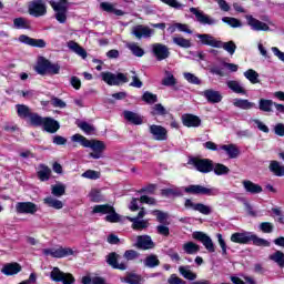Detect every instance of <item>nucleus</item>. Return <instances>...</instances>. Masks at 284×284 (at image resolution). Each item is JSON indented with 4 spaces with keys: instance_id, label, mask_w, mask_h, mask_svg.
Instances as JSON below:
<instances>
[{
    "instance_id": "35",
    "label": "nucleus",
    "mask_w": 284,
    "mask_h": 284,
    "mask_svg": "<svg viewBox=\"0 0 284 284\" xmlns=\"http://www.w3.org/2000/svg\"><path fill=\"white\" fill-rule=\"evenodd\" d=\"M221 149L226 151L229 158L235 159L239 158L241 151L236 144H222Z\"/></svg>"
},
{
    "instance_id": "19",
    "label": "nucleus",
    "mask_w": 284,
    "mask_h": 284,
    "mask_svg": "<svg viewBox=\"0 0 284 284\" xmlns=\"http://www.w3.org/2000/svg\"><path fill=\"white\" fill-rule=\"evenodd\" d=\"M184 206L186 209H193V211H199V213H202V215H211L212 213L211 206L202 203L194 204V202H192L190 199L185 200Z\"/></svg>"
},
{
    "instance_id": "10",
    "label": "nucleus",
    "mask_w": 284,
    "mask_h": 284,
    "mask_svg": "<svg viewBox=\"0 0 284 284\" xmlns=\"http://www.w3.org/2000/svg\"><path fill=\"white\" fill-rule=\"evenodd\" d=\"M50 6L55 11V19L58 22L64 23L68 20V2H57L55 0H49Z\"/></svg>"
},
{
    "instance_id": "33",
    "label": "nucleus",
    "mask_w": 284,
    "mask_h": 284,
    "mask_svg": "<svg viewBox=\"0 0 284 284\" xmlns=\"http://www.w3.org/2000/svg\"><path fill=\"white\" fill-rule=\"evenodd\" d=\"M133 33L136 38H145L152 36V29L150 27H143V24H136V27L133 28Z\"/></svg>"
},
{
    "instance_id": "56",
    "label": "nucleus",
    "mask_w": 284,
    "mask_h": 284,
    "mask_svg": "<svg viewBox=\"0 0 284 284\" xmlns=\"http://www.w3.org/2000/svg\"><path fill=\"white\" fill-rule=\"evenodd\" d=\"M222 21L226 22L227 24H230L231 27H234V28L241 27V24H242V22H241V20H239V18H233L231 16H224L222 18Z\"/></svg>"
},
{
    "instance_id": "24",
    "label": "nucleus",
    "mask_w": 284,
    "mask_h": 284,
    "mask_svg": "<svg viewBox=\"0 0 284 284\" xmlns=\"http://www.w3.org/2000/svg\"><path fill=\"white\" fill-rule=\"evenodd\" d=\"M119 257L120 255L118 253H109L105 257L106 264H109L111 268L126 271L128 266H125V264H119Z\"/></svg>"
},
{
    "instance_id": "18",
    "label": "nucleus",
    "mask_w": 284,
    "mask_h": 284,
    "mask_svg": "<svg viewBox=\"0 0 284 284\" xmlns=\"http://www.w3.org/2000/svg\"><path fill=\"white\" fill-rule=\"evenodd\" d=\"M149 131L158 141H164L169 138L168 129H165V126H162L161 124H151Z\"/></svg>"
},
{
    "instance_id": "48",
    "label": "nucleus",
    "mask_w": 284,
    "mask_h": 284,
    "mask_svg": "<svg viewBox=\"0 0 284 284\" xmlns=\"http://www.w3.org/2000/svg\"><path fill=\"white\" fill-rule=\"evenodd\" d=\"M184 252L187 253V255H194L195 253H199L201 247L199 244H195L194 242H186L183 246Z\"/></svg>"
},
{
    "instance_id": "38",
    "label": "nucleus",
    "mask_w": 284,
    "mask_h": 284,
    "mask_svg": "<svg viewBox=\"0 0 284 284\" xmlns=\"http://www.w3.org/2000/svg\"><path fill=\"white\" fill-rule=\"evenodd\" d=\"M141 100L146 104H153V105H155V103L159 102L158 94L152 93L151 91H144V93L141 95Z\"/></svg>"
},
{
    "instance_id": "28",
    "label": "nucleus",
    "mask_w": 284,
    "mask_h": 284,
    "mask_svg": "<svg viewBox=\"0 0 284 284\" xmlns=\"http://www.w3.org/2000/svg\"><path fill=\"white\" fill-rule=\"evenodd\" d=\"M129 222H132V229L133 231H143L144 229H148L149 221L148 220H141L139 217V213L136 217H128Z\"/></svg>"
},
{
    "instance_id": "29",
    "label": "nucleus",
    "mask_w": 284,
    "mask_h": 284,
    "mask_svg": "<svg viewBox=\"0 0 284 284\" xmlns=\"http://www.w3.org/2000/svg\"><path fill=\"white\" fill-rule=\"evenodd\" d=\"M124 119L131 124H143V118L140 113H135L134 111H123Z\"/></svg>"
},
{
    "instance_id": "40",
    "label": "nucleus",
    "mask_w": 284,
    "mask_h": 284,
    "mask_svg": "<svg viewBox=\"0 0 284 284\" xmlns=\"http://www.w3.org/2000/svg\"><path fill=\"white\" fill-rule=\"evenodd\" d=\"M43 203L51 209L61 210L63 209V202L61 200H55L54 197H44Z\"/></svg>"
},
{
    "instance_id": "49",
    "label": "nucleus",
    "mask_w": 284,
    "mask_h": 284,
    "mask_svg": "<svg viewBox=\"0 0 284 284\" xmlns=\"http://www.w3.org/2000/svg\"><path fill=\"white\" fill-rule=\"evenodd\" d=\"M161 195L163 197H171V195L174 197H182L183 193L179 189H162Z\"/></svg>"
},
{
    "instance_id": "32",
    "label": "nucleus",
    "mask_w": 284,
    "mask_h": 284,
    "mask_svg": "<svg viewBox=\"0 0 284 284\" xmlns=\"http://www.w3.org/2000/svg\"><path fill=\"white\" fill-rule=\"evenodd\" d=\"M68 47L69 49L74 51V53H78V55H81V58L83 59L88 58V51L84 49V47H81V44H79V42H77L75 40H70L68 42Z\"/></svg>"
},
{
    "instance_id": "14",
    "label": "nucleus",
    "mask_w": 284,
    "mask_h": 284,
    "mask_svg": "<svg viewBox=\"0 0 284 284\" xmlns=\"http://www.w3.org/2000/svg\"><path fill=\"white\" fill-rule=\"evenodd\" d=\"M43 255H51V257H55L58 260H61L63 257H68L70 255H74V251L72 248H63L62 246L60 248H44Z\"/></svg>"
},
{
    "instance_id": "59",
    "label": "nucleus",
    "mask_w": 284,
    "mask_h": 284,
    "mask_svg": "<svg viewBox=\"0 0 284 284\" xmlns=\"http://www.w3.org/2000/svg\"><path fill=\"white\" fill-rule=\"evenodd\" d=\"M220 247L222 248V255H227V244L222 235V233H217L216 235Z\"/></svg>"
},
{
    "instance_id": "44",
    "label": "nucleus",
    "mask_w": 284,
    "mask_h": 284,
    "mask_svg": "<svg viewBox=\"0 0 284 284\" xmlns=\"http://www.w3.org/2000/svg\"><path fill=\"white\" fill-rule=\"evenodd\" d=\"M179 271L182 277H184V280H190L192 284L197 277L196 273H193L192 271H190V268H186L185 266H180Z\"/></svg>"
},
{
    "instance_id": "20",
    "label": "nucleus",
    "mask_w": 284,
    "mask_h": 284,
    "mask_svg": "<svg viewBox=\"0 0 284 284\" xmlns=\"http://www.w3.org/2000/svg\"><path fill=\"white\" fill-rule=\"evenodd\" d=\"M16 211L20 214L30 213L31 215H34L38 211V206L34 202H18L16 204Z\"/></svg>"
},
{
    "instance_id": "47",
    "label": "nucleus",
    "mask_w": 284,
    "mask_h": 284,
    "mask_svg": "<svg viewBox=\"0 0 284 284\" xmlns=\"http://www.w3.org/2000/svg\"><path fill=\"white\" fill-rule=\"evenodd\" d=\"M244 77L252 82V84H256L260 82L258 72L255 69H247L244 71Z\"/></svg>"
},
{
    "instance_id": "64",
    "label": "nucleus",
    "mask_w": 284,
    "mask_h": 284,
    "mask_svg": "<svg viewBox=\"0 0 284 284\" xmlns=\"http://www.w3.org/2000/svg\"><path fill=\"white\" fill-rule=\"evenodd\" d=\"M51 104L52 106H59L60 109H65L67 106V102H64V100H61V98H57L55 95H52Z\"/></svg>"
},
{
    "instance_id": "46",
    "label": "nucleus",
    "mask_w": 284,
    "mask_h": 284,
    "mask_svg": "<svg viewBox=\"0 0 284 284\" xmlns=\"http://www.w3.org/2000/svg\"><path fill=\"white\" fill-rule=\"evenodd\" d=\"M13 26L16 29H30V22L27 20V18H23L20 16L19 18H14Z\"/></svg>"
},
{
    "instance_id": "4",
    "label": "nucleus",
    "mask_w": 284,
    "mask_h": 284,
    "mask_svg": "<svg viewBox=\"0 0 284 284\" xmlns=\"http://www.w3.org/2000/svg\"><path fill=\"white\" fill-rule=\"evenodd\" d=\"M231 242L234 244H254V246H271L267 240L258 237L254 233L244 232V233H232Z\"/></svg>"
},
{
    "instance_id": "37",
    "label": "nucleus",
    "mask_w": 284,
    "mask_h": 284,
    "mask_svg": "<svg viewBox=\"0 0 284 284\" xmlns=\"http://www.w3.org/2000/svg\"><path fill=\"white\" fill-rule=\"evenodd\" d=\"M274 106V100H268L266 98H260L258 100V109L260 111H265V112H272V109Z\"/></svg>"
},
{
    "instance_id": "43",
    "label": "nucleus",
    "mask_w": 284,
    "mask_h": 284,
    "mask_svg": "<svg viewBox=\"0 0 284 284\" xmlns=\"http://www.w3.org/2000/svg\"><path fill=\"white\" fill-rule=\"evenodd\" d=\"M169 111L163 104L155 102L151 109V115H168Z\"/></svg>"
},
{
    "instance_id": "34",
    "label": "nucleus",
    "mask_w": 284,
    "mask_h": 284,
    "mask_svg": "<svg viewBox=\"0 0 284 284\" xmlns=\"http://www.w3.org/2000/svg\"><path fill=\"white\" fill-rule=\"evenodd\" d=\"M51 169L47 164H40V171H38L37 176L41 182H48L51 178Z\"/></svg>"
},
{
    "instance_id": "55",
    "label": "nucleus",
    "mask_w": 284,
    "mask_h": 284,
    "mask_svg": "<svg viewBox=\"0 0 284 284\" xmlns=\"http://www.w3.org/2000/svg\"><path fill=\"white\" fill-rule=\"evenodd\" d=\"M125 284H141L142 280L140 275H135L134 273H129L126 277H124Z\"/></svg>"
},
{
    "instance_id": "42",
    "label": "nucleus",
    "mask_w": 284,
    "mask_h": 284,
    "mask_svg": "<svg viewBox=\"0 0 284 284\" xmlns=\"http://www.w3.org/2000/svg\"><path fill=\"white\" fill-rule=\"evenodd\" d=\"M270 260L275 262L281 268H284V253L283 251H275L272 255H270Z\"/></svg>"
},
{
    "instance_id": "31",
    "label": "nucleus",
    "mask_w": 284,
    "mask_h": 284,
    "mask_svg": "<svg viewBox=\"0 0 284 284\" xmlns=\"http://www.w3.org/2000/svg\"><path fill=\"white\" fill-rule=\"evenodd\" d=\"M21 271H22V266L21 264H18V262H14L12 264H7L2 268V273H4V275L7 276L18 275V273H21Z\"/></svg>"
},
{
    "instance_id": "9",
    "label": "nucleus",
    "mask_w": 284,
    "mask_h": 284,
    "mask_svg": "<svg viewBox=\"0 0 284 284\" xmlns=\"http://www.w3.org/2000/svg\"><path fill=\"white\" fill-rule=\"evenodd\" d=\"M52 282H62V284H75L77 280L72 273H63L59 266H54L50 273Z\"/></svg>"
},
{
    "instance_id": "63",
    "label": "nucleus",
    "mask_w": 284,
    "mask_h": 284,
    "mask_svg": "<svg viewBox=\"0 0 284 284\" xmlns=\"http://www.w3.org/2000/svg\"><path fill=\"white\" fill-rule=\"evenodd\" d=\"M184 78L187 80V82H191V84H201L200 78H197V75L194 73L186 72L184 73Z\"/></svg>"
},
{
    "instance_id": "51",
    "label": "nucleus",
    "mask_w": 284,
    "mask_h": 284,
    "mask_svg": "<svg viewBox=\"0 0 284 284\" xmlns=\"http://www.w3.org/2000/svg\"><path fill=\"white\" fill-rule=\"evenodd\" d=\"M65 184H54L51 189L52 195L61 197L62 195H65Z\"/></svg>"
},
{
    "instance_id": "50",
    "label": "nucleus",
    "mask_w": 284,
    "mask_h": 284,
    "mask_svg": "<svg viewBox=\"0 0 284 284\" xmlns=\"http://www.w3.org/2000/svg\"><path fill=\"white\" fill-rule=\"evenodd\" d=\"M213 171H214L215 175H227L230 173L229 166H226L225 164H222L220 162L214 164Z\"/></svg>"
},
{
    "instance_id": "58",
    "label": "nucleus",
    "mask_w": 284,
    "mask_h": 284,
    "mask_svg": "<svg viewBox=\"0 0 284 284\" xmlns=\"http://www.w3.org/2000/svg\"><path fill=\"white\" fill-rule=\"evenodd\" d=\"M176 82L178 80L174 78L173 73H169V75L162 80V84H164V87H175Z\"/></svg>"
},
{
    "instance_id": "11",
    "label": "nucleus",
    "mask_w": 284,
    "mask_h": 284,
    "mask_svg": "<svg viewBox=\"0 0 284 284\" xmlns=\"http://www.w3.org/2000/svg\"><path fill=\"white\" fill-rule=\"evenodd\" d=\"M184 193L190 195H217L216 189H209L207 186H202V184L184 186Z\"/></svg>"
},
{
    "instance_id": "54",
    "label": "nucleus",
    "mask_w": 284,
    "mask_h": 284,
    "mask_svg": "<svg viewBox=\"0 0 284 284\" xmlns=\"http://www.w3.org/2000/svg\"><path fill=\"white\" fill-rule=\"evenodd\" d=\"M91 202H104V195L101 193V191L93 190L89 194Z\"/></svg>"
},
{
    "instance_id": "52",
    "label": "nucleus",
    "mask_w": 284,
    "mask_h": 284,
    "mask_svg": "<svg viewBox=\"0 0 284 284\" xmlns=\"http://www.w3.org/2000/svg\"><path fill=\"white\" fill-rule=\"evenodd\" d=\"M129 49L131 50L133 55H136L138 58H142L145 53L144 49L139 44H136L135 42H133L132 44H129Z\"/></svg>"
},
{
    "instance_id": "13",
    "label": "nucleus",
    "mask_w": 284,
    "mask_h": 284,
    "mask_svg": "<svg viewBox=\"0 0 284 284\" xmlns=\"http://www.w3.org/2000/svg\"><path fill=\"white\" fill-rule=\"evenodd\" d=\"M192 237L193 240L201 242L203 246H205L206 251H209V253H215L216 251L215 244L212 237H210V235H207L206 233H203V231H194Z\"/></svg>"
},
{
    "instance_id": "61",
    "label": "nucleus",
    "mask_w": 284,
    "mask_h": 284,
    "mask_svg": "<svg viewBox=\"0 0 284 284\" xmlns=\"http://www.w3.org/2000/svg\"><path fill=\"white\" fill-rule=\"evenodd\" d=\"M78 126L84 131V133H92L93 131H95V126H93L92 124H90L89 122H79Z\"/></svg>"
},
{
    "instance_id": "39",
    "label": "nucleus",
    "mask_w": 284,
    "mask_h": 284,
    "mask_svg": "<svg viewBox=\"0 0 284 284\" xmlns=\"http://www.w3.org/2000/svg\"><path fill=\"white\" fill-rule=\"evenodd\" d=\"M270 171L274 173L277 178H283L284 176V166L280 164L276 160H273L270 164Z\"/></svg>"
},
{
    "instance_id": "25",
    "label": "nucleus",
    "mask_w": 284,
    "mask_h": 284,
    "mask_svg": "<svg viewBox=\"0 0 284 284\" xmlns=\"http://www.w3.org/2000/svg\"><path fill=\"white\" fill-rule=\"evenodd\" d=\"M182 123L184 126H201L202 120L199 115H194L193 113H184L182 115Z\"/></svg>"
},
{
    "instance_id": "36",
    "label": "nucleus",
    "mask_w": 284,
    "mask_h": 284,
    "mask_svg": "<svg viewBox=\"0 0 284 284\" xmlns=\"http://www.w3.org/2000/svg\"><path fill=\"white\" fill-rule=\"evenodd\" d=\"M101 9L103 11H108L109 13H115V16H124L123 9H115L112 2L103 1L100 3Z\"/></svg>"
},
{
    "instance_id": "30",
    "label": "nucleus",
    "mask_w": 284,
    "mask_h": 284,
    "mask_svg": "<svg viewBox=\"0 0 284 284\" xmlns=\"http://www.w3.org/2000/svg\"><path fill=\"white\" fill-rule=\"evenodd\" d=\"M227 88L234 93H241L242 95H247V89L243 87L237 80H227Z\"/></svg>"
},
{
    "instance_id": "60",
    "label": "nucleus",
    "mask_w": 284,
    "mask_h": 284,
    "mask_svg": "<svg viewBox=\"0 0 284 284\" xmlns=\"http://www.w3.org/2000/svg\"><path fill=\"white\" fill-rule=\"evenodd\" d=\"M153 215L156 216L158 222H160V225L165 224L168 220V213H164L163 211L155 210L153 211Z\"/></svg>"
},
{
    "instance_id": "62",
    "label": "nucleus",
    "mask_w": 284,
    "mask_h": 284,
    "mask_svg": "<svg viewBox=\"0 0 284 284\" xmlns=\"http://www.w3.org/2000/svg\"><path fill=\"white\" fill-rule=\"evenodd\" d=\"M260 230L262 233H273L274 224H272V222H262L260 224Z\"/></svg>"
},
{
    "instance_id": "45",
    "label": "nucleus",
    "mask_w": 284,
    "mask_h": 284,
    "mask_svg": "<svg viewBox=\"0 0 284 284\" xmlns=\"http://www.w3.org/2000/svg\"><path fill=\"white\" fill-rule=\"evenodd\" d=\"M161 262L158 257V255H149L144 260V265L148 266V268H156V266H160Z\"/></svg>"
},
{
    "instance_id": "26",
    "label": "nucleus",
    "mask_w": 284,
    "mask_h": 284,
    "mask_svg": "<svg viewBox=\"0 0 284 284\" xmlns=\"http://www.w3.org/2000/svg\"><path fill=\"white\" fill-rule=\"evenodd\" d=\"M243 186L246 193H251L252 195L263 193V186H261V184L252 182V180H243Z\"/></svg>"
},
{
    "instance_id": "7",
    "label": "nucleus",
    "mask_w": 284,
    "mask_h": 284,
    "mask_svg": "<svg viewBox=\"0 0 284 284\" xmlns=\"http://www.w3.org/2000/svg\"><path fill=\"white\" fill-rule=\"evenodd\" d=\"M189 164H193V166L200 173H211L212 171H214V162H213V160H210L209 158L192 156L189 160Z\"/></svg>"
},
{
    "instance_id": "3",
    "label": "nucleus",
    "mask_w": 284,
    "mask_h": 284,
    "mask_svg": "<svg viewBox=\"0 0 284 284\" xmlns=\"http://www.w3.org/2000/svg\"><path fill=\"white\" fill-rule=\"evenodd\" d=\"M197 38L200 39L202 44H206L209 47H222L231 55H233V53H235L237 49L234 40H229L227 42H223V40H217L211 33H197Z\"/></svg>"
},
{
    "instance_id": "27",
    "label": "nucleus",
    "mask_w": 284,
    "mask_h": 284,
    "mask_svg": "<svg viewBox=\"0 0 284 284\" xmlns=\"http://www.w3.org/2000/svg\"><path fill=\"white\" fill-rule=\"evenodd\" d=\"M234 106H236L237 109H243L248 111L250 109H254L256 108V103L255 102H251L247 99L244 98H235L233 101Z\"/></svg>"
},
{
    "instance_id": "15",
    "label": "nucleus",
    "mask_w": 284,
    "mask_h": 284,
    "mask_svg": "<svg viewBox=\"0 0 284 284\" xmlns=\"http://www.w3.org/2000/svg\"><path fill=\"white\" fill-rule=\"evenodd\" d=\"M153 55H155L156 60H165L170 55V49L166 44L162 42H155L152 45Z\"/></svg>"
},
{
    "instance_id": "12",
    "label": "nucleus",
    "mask_w": 284,
    "mask_h": 284,
    "mask_svg": "<svg viewBox=\"0 0 284 284\" xmlns=\"http://www.w3.org/2000/svg\"><path fill=\"white\" fill-rule=\"evenodd\" d=\"M28 11L30 16L40 18L41 16H45L48 9L44 0H31L28 4Z\"/></svg>"
},
{
    "instance_id": "57",
    "label": "nucleus",
    "mask_w": 284,
    "mask_h": 284,
    "mask_svg": "<svg viewBox=\"0 0 284 284\" xmlns=\"http://www.w3.org/2000/svg\"><path fill=\"white\" fill-rule=\"evenodd\" d=\"M179 29V31H184L185 33H193L192 29H190L189 24L183 22H175L173 27L171 28V31H175V29Z\"/></svg>"
},
{
    "instance_id": "22",
    "label": "nucleus",
    "mask_w": 284,
    "mask_h": 284,
    "mask_svg": "<svg viewBox=\"0 0 284 284\" xmlns=\"http://www.w3.org/2000/svg\"><path fill=\"white\" fill-rule=\"evenodd\" d=\"M155 244L150 235H139L136 239V247L142 251L154 248Z\"/></svg>"
},
{
    "instance_id": "21",
    "label": "nucleus",
    "mask_w": 284,
    "mask_h": 284,
    "mask_svg": "<svg viewBox=\"0 0 284 284\" xmlns=\"http://www.w3.org/2000/svg\"><path fill=\"white\" fill-rule=\"evenodd\" d=\"M246 18L247 23L254 31H270V24H267V22H263L262 20L254 18V16H246Z\"/></svg>"
},
{
    "instance_id": "2",
    "label": "nucleus",
    "mask_w": 284,
    "mask_h": 284,
    "mask_svg": "<svg viewBox=\"0 0 284 284\" xmlns=\"http://www.w3.org/2000/svg\"><path fill=\"white\" fill-rule=\"evenodd\" d=\"M71 140L72 142H80L82 146L92 149V152L89 153V156L93 158V160H100L106 149V144L102 140H88V138L81 135V133H74Z\"/></svg>"
},
{
    "instance_id": "16",
    "label": "nucleus",
    "mask_w": 284,
    "mask_h": 284,
    "mask_svg": "<svg viewBox=\"0 0 284 284\" xmlns=\"http://www.w3.org/2000/svg\"><path fill=\"white\" fill-rule=\"evenodd\" d=\"M19 40L20 42H23L24 44H29L30 47H39L40 49H43L44 47H47V42L43 38H31L26 33H21V36H19Z\"/></svg>"
},
{
    "instance_id": "1",
    "label": "nucleus",
    "mask_w": 284,
    "mask_h": 284,
    "mask_svg": "<svg viewBox=\"0 0 284 284\" xmlns=\"http://www.w3.org/2000/svg\"><path fill=\"white\" fill-rule=\"evenodd\" d=\"M18 116L22 120H29L31 126H42L47 133H57L61 129L59 120L51 116H42L39 113L31 111L28 104H17Z\"/></svg>"
},
{
    "instance_id": "5",
    "label": "nucleus",
    "mask_w": 284,
    "mask_h": 284,
    "mask_svg": "<svg viewBox=\"0 0 284 284\" xmlns=\"http://www.w3.org/2000/svg\"><path fill=\"white\" fill-rule=\"evenodd\" d=\"M92 214L105 215V222H110L111 224H116L122 220L112 204H95L92 209Z\"/></svg>"
},
{
    "instance_id": "6",
    "label": "nucleus",
    "mask_w": 284,
    "mask_h": 284,
    "mask_svg": "<svg viewBox=\"0 0 284 284\" xmlns=\"http://www.w3.org/2000/svg\"><path fill=\"white\" fill-rule=\"evenodd\" d=\"M37 73L40 75H45L47 73H50L51 75H54L57 73H60L61 71V65L60 64H54L48 58H44L41 55L34 67Z\"/></svg>"
},
{
    "instance_id": "41",
    "label": "nucleus",
    "mask_w": 284,
    "mask_h": 284,
    "mask_svg": "<svg viewBox=\"0 0 284 284\" xmlns=\"http://www.w3.org/2000/svg\"><path fill=\"white\" fill-rule=\"evenodd\" d=\"M173 42L178 44V47H182L184 49H189L190 47H192L191 40L187 38H183L182 36H174Z\"/></svg>"
},
{
    "instance_id": "23",
    "label": "nucleus",
    "mask_w": 284,
    "mask_h": 284,
    "mask_svg": "<svg viewBox=\"0 0 284 284\" xmlns=\"http://www.w3.org/2000/svg\"><path fill=\"white\" fill-rule=\"evenodd\" d=\"M202 95H204L207 102H211L212 104H216L223 100L221 91H215V89H205L202 91Z\"/></svg>"
},
{
    "instance_id": "8",
    "label": "nucleus",
    "mask_w": 284,
    "mask_h": 284,
    "mask_svg": "<svg viewBox=\"0 0 284 284\" xmlns=\"http://www.w3.org/2000/svg\"><path fill=\"white\" fill-rule=\"evenodd\" d=\"M102 80L110 85H120L121 83L129 82V78L126 73H112V71H102L101 73Z\"/></svg>"
},
{
    "instance_id": "17",
    "label": "nucleus",
    "mask_w": 284,
    "mask_h": 284,
    "mask_svg": "<svg viewBox=\"0 0 284 284\" xmlns=\"http://www.w3.org/2000/svg\"><path fill=\"white\" fill-rule=\"evenodd\" d=\"M190 11L195 14L196 20L202 24H216L217 22V20L211 18L207 13H204V11H201L196 7H191Z\"/></svg>"
},
{
    "instance_id": "53",
    "label": "nucleus",
    "mask_w": 284,
    "mask_h": 284,
    "mask_svg": "<svg viewBox=\"0 0 284 284\" xmlns=\"http://www.w3.org/2000/svg\"><path fill=\"white\" fill-rule=\"evenodd\" d=\"M82 178H87L88 180H100L101 173L100 171H94L92 169H88L82 173Z\"/></svg>"
}]
</instances>
